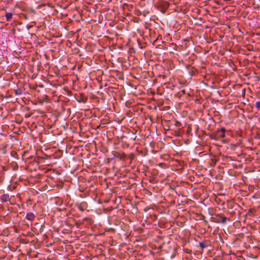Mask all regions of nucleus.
Returning a JSON list of instances; mask_svg holds the SVG:
<instances>
[{
    "label": "nucleus",
    "instance_id": "obj_8",
    "mask_svg": "<svg viewBox=\"0 0 260 260\" xmlns=\"http://www.w3.org/2000/svg\"><path fill=\"white\" fill-rule=\"evenodd\" d=\"M199 245L202 249L206 248L208 246L205 245L203 242H200Z\"/></svg>",
    "mask_w": 260,
    "mask_h": 260
},
{
    "label": "nucleus",
    "instance_id": "obj_6",
    "mask_svg": "<svg viewBox=\"0 0 260 260\" xmlns=\"http://www.w3.org/2000/svg\"><path fill=\"white\" fill-rule=\"evenodd\" d=\"M13 16V14L10 12H8L6 13L5 16L6 17L7 21H10L11 19L12 18Z\"/></svg>",
    "mask_w": 260,
    "mask_h": 260
},
{
    "label": "nucleus",
    "instance_id": "obj_7",
    "mask_svg": "<svg viewBox=\"0 0 260 260\" xmlns=\"http://www.w3.org/2000/svg\"><path fill=\"white\" fill-rule=\"evenodd\" d=\"M14 92L16 95H21L22 93V91L20 88L15 90Z\"/></svg>",
    "mask_w": 260,
    "mask_h": 260
},
{
    "label": "nucleus",
    "instance_id": "obj_3",
    "mask_svg": "<svg viewBox=\"0 0 260 260\" xmlns=\"http://www.w3.org/2000/svg\"><path fill=\"white\" fill-rule=\"evenodd\" d=\"M35 215L34 214L31 213H27L26 215V218L30 221H32L34 219Z\"/></svg>",
    "mask_w": 260,
    "mask_h": 260
},
{
    "label": "nucleus",
    "instance_id": "obj_4",
    "mask_svg": "<svg viewBox=\"0 0 260 260\" xmlns=\"http://www.w3.org/2000/svg\"><path fill=\"white\" fill-rule=\"evenodd\" d=\"M225 132H226V129L224 127H221L220 130H218L217 131V133L218 134H219L220 132H221V134H220V136L221 138H224L225 137L224 134H225Z\"/></svg>",
    "mask_w": 260,
    "mask_h": 260
},
{
    "label": "nucleus",
    "instance_id": "obj_1",
    "mask_svg": "<svg viewBox=\"0 0 260 260\" xmlns=\"http://www.w3.org/2000/svg\"><path fill=\"white\" fill-rule=\"evenodd\" d=\"M217 216H218L219 219H217L215 222L217 223H220L221 222L222 224L226 223L227 221V218L225 217L222 216L221 215H217Z\"/></svg>",
    "mask_w": 260,
    "mask_h": 260
},
{
    "label": "nucleus",
    "instance_id": "obj_9",
    "mask_svg": "<svg viewBox=\"0 0 260 260\" xmlns=\"http://www.w3.org/2000/svg\"><path fill=\"white\" fill-rule=\"evenodd\" d=\"M255 107L257 109H260V102H256L255 103Z\"/></svg>",
    "mask_w": 260,
    "mask_h": 260
},
{
    "label": "nucleus",
    "instance_id": "obj_5",
    "mask_svg": "<svg viewBox=\"0 0 260 260\" xmlns=\"http://www.w3.org/2000/svg\"><path fill=\"white\" fill-rule=\"evenodd\" d=\"M9 196L8 194H5L1 197V200L4 202H7L9 200Z\"/></svg>",
    "mask_w": 260,
    "mask_h": 260
},
{
    "label": "nucleus",
    "instance_id": "obj_2",
    "mask_svg": "<svg viewBox=\"0 0 260 260\" xmlns=\"http://www.w3.org/2000/svg\"><path fill=\"white\" fill-rule=\"evenodd\" d=\"M78 102L79 103H86L87 101V98L84 95L83 93H81L80 95L79 99L77 100Z\"/></svg>",
    "mask_w": 260,
    "mask_h": 260
}]
</instances>
